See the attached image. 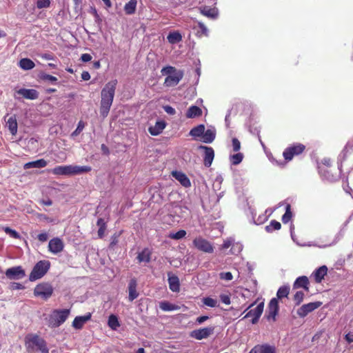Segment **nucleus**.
<instances>
[{
	"mask_svg": "<svg viewBox=\"0 0 353 353\" xmlns=\"http://www.w3.org/2000/svg\"><path fill=\"white\" fill-rule=\"evenodd\" d=\"M322 305V302L316 301L304 304L301 306L296 311L297 314L301 318L305 317L309 313L314 311Z\"/></svg>",
	"mask_w": 353,
	"mask_h": 353,
	"instance_id": "nucleus-10",
	"label": "nucleus"
},
{
	"mask_svg": "<svg viewBox=\"0 0 353 353\" xmlns=\"http://www.w3.org/2000/svg\"><path fill=\"white\" fill-rule=\"evenodd\" d=\"M38 218L41 220H44V221H46L48 222H52V219L48 217L47 215L46 214H38Z\"/></svg>",
	"mask_w": 353,
	"mask_h": 353,
	"instance_id": "nucleus-60",
	"label": "nucleus"
},
{
	"mask_svg": "<svg viewBox=\"0 0 353 353\" xmlns=\"http://www.w3.org/2000/svg\"><path fill=\"white\" fill-rule=\"evenodd\" d=\"M3 230L8 234H9L12 238L15 239H19L21 238L20 234L14 230L9 227H2Z\"/></svg>",
	"mask_w": 353,
	"mask_h": 353,
	"instance_id": "nucleus-42",
	"label": "nucleus"
},
{
	"mask_svg": "<svg viewBox=\"0 0 353 353\" xmlns=\"http://www.w3.org/2000/svg\"><path fill=\"white\" fill-rule=\"evenodd\" d=\"M97 225L99 226L98 236L100 239H102L104 236L106 230V222L103 219L99 218L97 220Z\"/></svg>",
	"mask_w": 353,
	"mask_h": 353,
	"instance_id": "nucleus-33",
	"label": "nucleus"
},
{
	"mask_svg": "<svg viewBox=\"0 0 353 353\" xmlns=\"http://www.w3.org/2000/svg\"><path fill=\"white\" fill-rule=\"evenodd\" d=\"M345 339L347 341L348 343H351L353 342V334L351 333H347L345 336Z\"/></svg>",
	"mask_w": 353,
	"mask_h": 353,
	"instance_id": "nucleus-63",
	"label": "nucleus"
},
{
	"mask_svg": "<svg viewBox=\"0 0 353 353\" xmlns=\"http://www.w3.org/2000/svg\"><path fill=\"white\" fill-rule=\"evenodd\" d=\"M279 302L276 298H273L270 300L268 307V319H272L275 321V317L279 312Z\"/></svg>",
	"mask_w": 353,
	"mask_h": 353,
	"instance_id": "nucleus-16",
	"label": "nucleus"
},
{
	"mask_svg": "<svg viewBox=\"0 0 353 353\" xmlns=\"http://www.w3.org/2000/svg\"><path fill=\"white\" fill-rule=\"evenodd\" d=\"M203 303L204 305L210 307H215L219 306L218 301L216 299H212L211 297H205L203 299Z\"/></svg>",
	"mask_w": 353,
	"mask_h": 353,
	"instance_id": "nucleus-43",
	"label": "nucleus"
},
{
	"mask_svg": "<svg viewBox=\"0 0 353 353\" xmlns=\"http://www.w3.org/2000/svg\"><path fill=\"white\" fill-rule=\"evenodd\" d=\"M64 244L62 240L59 238L52 239L48 243V250L53 254H58L63 251Z\"/></svg>",
	"mask_w": 353,
	"mask_h": 353,
	"instance_id": "nucleus-15",
	"label": "nucleus"
},
{
	"mask_svg": "<svg viewBox=\"0 0 353 353\" xmlns=\"http://www.w3.org/2000/svg\"><path fill=\"white\" fill-rule=\"evenodd\" d=\"M159 307L163 311H172L176 310L179 307L176 305L172 304L168 301H161L159 303Z\"/></svg>",
	"mask_w": 353,
	"mask_h": 353,
	"instance_id": "nucleus-38",
	"label": "nucleus"
},
{
	"mask_svg": "<svg viewBox=\"0 0 353 353\" xmlns=\"http://www.w3.org/2000/svg\"><path fill=\"white\" fill-rule=\"evenodd\" d=\"M168 42L171 44H175L182 41V36L178 31L171 32L167 37Z\"/></svg>",
	"mask_w": 353,
	"mask_h": 353,
	"instance_id": "nucleus-29",
	"label": "nucleus"
},
{
	"mask_svg": "<svg viewBox=\"0 0 353 353\" xmlns=\"http://www.w3.org/2000/svg\"><path fill=\"white\" fill-rule=\"evenodd\" d=\"M172 175L185 188H188L191 186V182L188 177L182 172L180 171H173L172 172Z\"/></svg>",
	"mask_w": 353,
	"mask_h": 353,
	"instance_id": "nucleus-19",
	"label": "nucleus"
},
{
	"mask_svg": "<svg viewBox=\"0 0 353 353\" xmlns=\"http://www.w3.org/2000/svg\"><path fill=\"white\" fill-rule=\"evenodd\" d=\"M233 150L238 152L241 148V143L237 138H233L232 140Z\"/></svg>",
	"mask_w": 353,
	"mask_h": 353,
	"instance_id": "nucleus-53",
	"label": "nucleus"
},
{
	"mask_svg": "<svg viewBox=\"0 0 353 353\" xmlns=\"http://www.w3.org/2000/svg\"><path fill=\"white\" fill-rule=\"evenodd\" d=\"M161 72L163 75H168L164 81L165 87L176 85L184 75L183 70H177L174 67L170 65L163 68Z\"/></svg>",
	"mask_w": 353,
	"mask_h": 353,
	"instance_id": "nucleus-4",
	"label": "nucleus"
},
{
	"mask_svg": "<svg viewBox=\"0 0 353 353\" xmlns=\"http://www.w3.org/2000/svg\"><path fill=\"white\" fill-rule=\"evenodd\" d=\"M25 345L28 352L37 350L41 353H50L46 341L37 334H28L25 338Z\"/></svg>",
	"mask_w": 353,
	"mask_h": 353,
	"instance_id": "nucleus-2",
	"label": "nucleus"
},
{
	"mask_svg": "<svg viewBox=\"0 0 353 353\" xmlns=\"http://www.w3.org/2000/svg\"><path fill=\"white\" fill-rule=\"evenodd\" d=\"M108 325L112 330H116L120 326L117 316L114 314L110 315Z\"/></svg>",
	"mask_w": 353,
	"mask_h": 353,
	"instance_id": "nucleus-37",
	"label": "nucleus"
},
{
	"mask_svg": "<svg viewBox=\"0 0 353 353\" xmlns=\"http://www.w3.org/2000/svg\"><path fill=\"white\" fill-rule=\"evenodd\" d=\"M198 150H203V164L205 167L209 168L213 161L214 158V151L212 147H208L205 145H199Z\"/></svg>",
	"mask_w": 353,
	"mask_h": 353,
	"instance_id": "nucleus-13",
	"label": "nucleus"
},
{
	"mask_svg": "<svg viewBox=\"0 0 353 353\" xmlns=\"http://www.w3.org/2000/svg\"><path fill=\"white\" fill-rule=\"evenodd\" d=\"M24 287L22 284L19 283H16V282H13V283H11L10 284V289L11 290H21V289H23Z\"/></svg>",
	"mask_w": 353,
	"mask_h": 353,
	"instance_id": "nucleus-58",
	"label": "nucleus"
},
{
	"mask_svg": "<svg viewBox=\"0 0 353 353\" xmlns=\"http://www.w3.org/2000/svg\"><path fill=\"white\" fill-rule=\"evenodd\" d=\"M290 286L283 285L279 288L276 292L277 300L282 299L283 298H287L290 294Z\"/></svg>",
	"mask_w": 353,
	"mask_h": 353,
	"instance_id": "nucleus-34",
	"label": "nucleus"
},
{
	"mask_svg": "<svg viewBox=\"0 0 353 353\" xmlns=\"http://www.w3.org/2000/svg\"><path fill=\"white\" fill-rule=\"evenodd\" d=\"M121 234V232H115L113 234V235L111 236L110 239V243L109 245V248L111 250H114V247L117 245L119 242V238Z\"/></svg>",
	"mask_w": 353,
	"mask_h": 353,
	"instance_id": "nucleus-41",
	"label": "nucleus"
},
{
	"mask_svg": "<svg viewBox=\"0 0 353 353\" xmlns=\"http://www.w3.org/2000/svg\"><path fill=\"white\" fill-rule=\"evenodd\" d=\"M243 250V245L238 242L233 241V244L231 246L230 253L232 254H238Z\"/></svg>",
	"mask_w": 353,
	"mask_h": 353,
	"instance_id": "nucleus-44",
	"label": "nucleus"
},
{
	"mask_svg": "<svg viewBox=\"0 0 353 353\" xmlns=\"http://www.w3.org/2000/svg\"><path fill=\"white\" fill-rule=\"evenodd\" d=\"M69 309L54 310L49 316L48 326L50 327H57L63 324L70 315Z\"/></svg>",
	"mask_w": 353,
	"mask_h": 353,
	"instance_id": "nucleus-5",
	"label": "nucleus"
},
{
	"mask_svg": "<svg viewBox=\"0 0 353 353\" xmlns=\"http://www.w3.org/2000/svg\"><path fill=\"white\" fill-rule=\"evenodd\" d=\"M292 216V213L290 210V205H288L286 206L285 212L282 216L283 223H288L291 220Z\"/></svg>",
	"mask_w": 353,
	"mask_h": 353,
	"instance_id": "nucleus-45",
	"label": "nucleus"
},
{
	"mask_svg": "<svg viewBox=\"0 0 353 353\" xmlns=\"http://www.w3.org/2000/svg\"><path fill=\"white\" fill-rule=\"evenodd\" d=\"M327 273V266L322 265L314 271L311 275V278H313L316 283H319L324 279V277Z\"/></svg>",
	"mask_w": 353,
	"mask_h": 353,
	"instance_id": "nucleus-18",
	"label": "nucleus"
},
{
	"mask_svg": "<svg viewBox=\"0 0 353 353\" xmlns=\"http://www.w3.org/2000/svg\"><path fill=\"white\" fill-rule=\"evenodd\" d=\"M50 5V0H37V7L39 9L46 8H48Z\"/></svg>",
	"mask_w": 353,
	"mask_h": 353,
	"instance_id": "nucleus-50",
	"label": "nucleus"
},
{
	"mask_svg": "<svg viewBox=\"0 0 353 353\" xmlns=\"http://www.w3.org/2000/svg\"><path fill=\"white\" fill-rule=\"evenodd\" d=\"M234 239L232 238H228L224 241L222 245V249H228L232 246L233 244Z\"/></svg>",
	"mask_w": 353,
	"mask_h": 353,
	"instance_id": "nucleus-55",
	"label": "nucleus"
},
{
	"mask_svg": "<svg viewBox=\"0 0 353 353\" xmlns=\"http://www.w3.org/2000/svg\"><path fill=\"white\" fill-rule=\"evenodd\" d=\"M25 271L21 266L8 268L6 272V276L10 279H20L25 276Z\"/></svg>",
	"mask_w": 353,
	"mask_h": 353,
	"instance_id": "nucleus-14",
	"label": "nucleus"
},
{
	"mask_svg": "<svg viewBox=\"0 0 353 353\" xmlns=\"http://www.w3.org/2000/svg\"><path fill=\"white\" fill-rule=\"evenodd\" d=\"M92 57L90 54L85 53V54H82L81 56V60L83 62L90 61L92 60Z\"/></svg>",
	"mask_w": 353,
	"mask_h": 353,
	"instance_id": "nucleus-59",
	"label": "nucleus"
},
{
	"mask_svg": "<svg viewBox=\"0 0 353 353\" xmlns=\"http://www.w3.org/2000/svg\"><path fill=\"white\" fill-rule=\"evenodd\" d=\"M185 235H186L185 230H180L178 232H176V233L170 234L169 235V237L172 239L179 240V239L183 238Z\"/></svg>",
	"mask_w": 353,
	"mask_h": 353,
	"instance_id": "nucleus-48",
	"label": "nucleus"
},
{
	"mask_svg": "<svg viewBox=\"0 0 353 353\" xmlns=\"http://www.w3.org/2000/svg\"><path fill=\"white\" fill-rule=\"evenodd\" d=\"M19 66L23 70H30L35 66V64L31 59L23 58L19 61Z\"/></svg>",
	"mask_w": 353,
	"mask_h": 353,
	"instance_id": "nucleus-36",
	"label": "nucleus"
},
{
	"mask_svg": "<svg viewBox=\"0 0 353 353\" xmlns=\"http://www.w3.org/2000/svg\"><path fill=\"white\" fill-rule=\"evenodd\" d=\"M81 79L84 81H88L90 79V74L87 71H83L81 73Z\"/></svg>",
	"mask_w": 353,
	"mask_h": 353,
	"instance_id": "nucleus-62",
	"label": "nucleus"
},
{
	"mask_svg": "<svg viewBox=\"0 0 353 353\" xmlns=\"http://www.w3.org/2000/svg\"><path fill=\"white\" fill-rule=\"evenodd\" d=\"M169 288L171 291L178 292L180 290V283L178 276L175 275L168 277Z\"/></svg>",
	"mask_w": 353,
	"mask_h": 353,
	"instance_id": "nucleus-28",
	"label": "nucleus"
},
{
	"mask_svg": "<svg viewBox=\"0 0 353 353\" xmlns=\"http://www.w3.org/2000/svg\"><path fill=\"white\" fill-rule=\"evenodd\" d=\"M205 125L203 124H200L192 129L189 132V134L194 138L203 137V134L204 133Z\"/></svg>",
	"mask_w": 353,
	"mask_h": 353,
	"instance_id": "nucleus-31",
	"label": "nucleus"
},
{
	"mask_svg": "<svg viewBox=\"0 0 353 353\" xmlns=\"http://www.w3.org/2000/svg\"><path fill=\"white\" fill-rule=\"evenodd\" d=\"M53 293V288L51 285L47 283L38 284L34 290L35 296L41 297L44 300L49 299Z\"/></svg>",
	"mask_w": 353,
	"mask_h": 353,
	"instance_id": "nucleus-8",
	"label": "nucleus"
},
{
	"mask_svg": "<svg viewBox=\"0 0 353 353\" xmlns=\"http://www.w3.org/2000/svg\"><path fill=\"white\" fill-rule=\"evenodd\" d=\"M92 316L91 313L88 312L84 316H78L74 318L72 321V327L77 330H81L83 328L84 324L90 320Z\"/></svg>",
	"mask_w": 353,
	"mask_h": 353,
	"instance_id": "nucleus-17",
	"label": "nucleus"
},
{
	"mask_svg": "<svg viewBox=\"0 0 353 353\" xmlns=\"http://www.w3.org/2000/svg\"><path fill=\"white\" fill-rule=\"evenodd\" d=\"M85 123L83 121H79L76 130L71 134L72 137H76L79 135L84 129Z\"/></svg>",
	"mask_w": 353,
	"mask_h": 353,
	"instance_id": "nucleus-49",
	"label": "nucleus"
},
{
	"mask_svg": "<svg viewBox=\"0 0 353 353\" xmlns=\"http://www.w3.org/2000/svg\"><path fill=\"white\" fill-rule=\"evenodd\" d=\"M48 165V162L43 159H40L37 161H30L24 164L23 168L25 170L30 169V168H45Z\"/></svg>",
	"mask_w": 353,
	"mask_h": 353,
	"instance_id": "nucleus-25",
	"label": "nucleus"
},
{
	"mask_svg": "<svg viewBox=\"0 0 353 353\" xmlns=\"http://www.w3.org/2000/svg\"><path fill=\"white\" fill-rule=\"evenodd\" d=\"M137 280L135 279H132L130 281L128 285V291H129V296L128 299L130 301H134L139 296V293L137 292Z\"/></svg>",
	"mask_w": 353,
	"mask_h": 353,
	"instance_id": "nucleus-24",
	"label": "nucleus"
},
{
	"mask_svg": "<svg viewBox=\"0 0 353 353\" xmlns=\"http://www.w3.org/2000/svg\"><path fill=\"white\" fill-rule=\"evenodd\" d=\"M117 85V80L113 79L108 82L101 90L99 112L103 118L107 117L109 114L113 103Z\"/></svg>",
	"mask_w": 353,
	"mask_h": 353,
	"instance_id": "nucleus-1",
	"label": "nucleus"
},
{
	"mask_svg": "<svg viewBox=\"0 0 353 353\" xmlns=\"http://www.w3.org/2000/svg\"><path fill=\"white\" fill-rule=\"evenodd\" d=\"M137 0H130L124 6V11L127 14H132L136 11Z\"/></svg>",
	"mask_w": 353,
	"mask_h": 353,
	"instance_id": "nucleus-32",
	"label": "nucleus"
},
{
	"mask_svg": "<svg viewBox=\"0 0 353 353\" xmlns=\"http://www.w3.org/2000/svg\"><path fill=\"white\" fill-rule=\"evenodd\" d=\"M264 308V302H261L254 309H251L244 316V319L251 317L252 324H256L261 317Z\"/></svg>",
	"mask_w": 353,
	"mask_h": 353,
	"instance_id": "nucleus-11",
	"label": "nucleus"
},
{
	"mask_svg": "<svg viewBox=\"0 0 353 353\" xmlns=\"http://www.w3.org/2000/svg\"><path fill=\"white\" fill-rule=\"evenodd\" d=\"M48 236L46 232H42L38 234L37 239L41 242H45L48 240Z\"/></svg>",
	"mask_w": 353,
	"mask_h": 353,
	"instance_id": "nucleus-57",
	"label": "nucleus"
},
{
	"mask_svg": "<svg viewBox=\"0 0 353 353\" xmlns=\"http://www.w3.org/2000/svg\"><path fill=\"white\" fill-rule=\"evenodd\" d=\"M309 280L306 276L298 277L293 283V289L303 288L305 292H309Z\"/></svg>",
	"mask_w": 353,
	"mask_h": 353,
	"instance_id": "nucleus-20",
	"label": "nucleus"
},
{
	"mask_svg": "<svg viewBox=\"0 0 353 353\" xmlns=\"http://www.w3.org/2000/svg\"><path fill=\"white\" fill-rule=\"evenodd\" d=\"M305 293L302 291H297L294 295L293 300L296 305H299L303 301Z\"/></svg>",
	"mask_w": 353,
	"mask_h": 353,
	"instance_id": "nucleus-46",
	"label": "nucleus"
},
{
	"mask_svg": "<svg viewBox=\"0 0 353 353\" xmlns=\"http://www.w3.org/2000/svg\"><path fill=\"white\" fill-rule=\"evenodd\" d=\"M258 353H276V347L268 344L258 345Z\"/></svg>",
	"mask_w": 353,
	"mask_h": 353,
	"instance_id": "nucleus-35",
	"label": "nucleus"
},
{
	"mask_svg": "<svg viewBox=\"0 0 353 353\" xmlns=\"http://www.w3.org/2000/svg\"><path fill=\"white\" fill-rule=\"evenodd\" d=\"M91 170V167L86 165H58L52 170V173L55 175L72 176L89 172Z\"/></svg>",
	"mask_w": 353,
	"mask_h": 353,
	"instance_id": "nucleus-3",
	"label": "nucleus"
},
{
	"mask_svg": "<svg viewBox=\"0 0 353 353\" xmlns=\"http://www.w3.org/2000/svg\"><path fill=\"white\" fill-rule=\"evenodd\" d=\"M208 319L209 317L208 316H201L196 319V322L198 323L199 324H201Z\"/></svg>",
	"mask_w": 353,
	"mask_h": 353,
	"instance_id": "nucleus-61",
	"label": "nucleus"
},
{
	"mask_svg": "<svg viewBox=\"0 0 353 353\" xmlns=\"http://www.w3.org/2000/svg\"><path fill=\"white\" fill-rule=\"evenodd\" d=\"M17 93L27 99L34 100L39 97V92L34 89L21 88L17 91Z\"/></svg>",
	"mask_w": 353,
	"mask_h": 353,
	"instance_id": "nucleus-21",
	"label": "nucleus"
},
{
	"mask_svg": "<svg viewBox=\"0 0 353 353\" xmlns=\"http://www.w3.org/2000/svg\"><path fill=\"white\" fill-rule=\"evenodd\" d=\"M281 228V223L276 221L272 220L270 225L265 226V230L268 232H272L273 230H279Z\"/></svg>",
	"mask_w": 353,
	"mask_h": 353,
	"instance_id": "nucleus-39",
	"label": "nucleus"
},
{
	"mask_svg": "<svg viewBox=\"0 0 353 353\" xmlns=\"http://www.w3.org/2000/svg\"><path fill=\"white\" fill-rule=\"evenodd\" d=\"M151 256H152L151 250L149 248H145L141 252L138 253L137 259L139 263H143V262L148 263L150 262Z\"/></svg>",
	"mask_w": 353,
	"mask_h": 353,
	"instance_id": "nucleus-22",
	"label": "nucleus"
},
{
	"mask_svg": "<svg viewBox=\"0 0 353 353\" xmlns=\"http://www.w3.org/2000/svg\"><path fill=\"white\" fill-rule=\"evenodd\" d=\"M194 246L199 250L205 253H212L214 252V247L212 243L208 240L201 236L195 238L193 240Z\"/></svg>",
	"mask_w": 353,
	"mask_h": 353,
	"instance_id": "nucleus-9",
	"label": "nucleus"
},
{
	"mask_svg": "<svg viewBox=\"0 0 353 353\" xmlns=\"http://www.w3.org/2000/svg\"><path fill=\"white\" fill-rule=\"evenodd\" d=\"M163 109L166 113L170 115H174L176 113V110L170 105H165Z\"/></svg>",
	"mask_w": 353,
	"mask_h": 353,
	"instance_id": "nucleus-56",
	"label": "nucleus"
},
{
	"mask_svg": "<svg viewBox=\"0 0 353 353\" xmlns=\"http://www.w3.org/2000/svg\"><path fill=\"white\" fill-rule=\"evenodd\" d=\"M41 79L44 81H49L54 84L57 83V78L56 77H54L48 74H44L41 75Z\"/></svg>",
	"mask_w": 353,
	"mask_h": 353,
	"instance_id": "nucleus-51",
	"label": "nucleus"
},
{
	"mask_svg": "<svg viewBox=\"0 0 353 353\" xmlns=\"http://www.w3.org/2000/svg\"><path fill=\"white\" fill-rule=\"evenodd\" d=\"M220 299L222 303H225V305H230L231 303L230 296L228 294H221Z\"/></svg>",
	"mask_w": 353,
	"mask_h": 353,
	"instance_id": "nucleus-54",
	"label": "nucleus"
},
{
	"mask_svg": "<svg viewBox=\"0 0 353 353\" xmlns=\"http://www.w3.org/2000/svg\"><path fill=\"white\" fill-rule=\"evenodd\" d=\"M50 268V262L49 261H39L34 266L30 274L29 279L31 281H34L42 278L49 270Z\"/></svg>",
	"mask_w": 353,
	"mask_h": 353,
	"instance_id": "nucleus-6",
	"label": "nucleus"
},
{
	"mask_svg": "<svg viewBox=\"0 0 353 353\" xmlns=\"http://www.w3.org/2000/svg\"><path fill=\"white\" fill-rule=\"evenodd\" d=\"M243 158V155L242 153H236L235 154H233L230 157V160L233 165H238L239 164Z\"/></svg>",
	"mask_w": 353,
	"mask_h": 353,
	"instance_id": "nucleus-47",
	"label": "nucleus"
},
{
	"mask_svg": "<svg viewBox=\"0 0 353 353\" xmlns=\"http://www.w3.org/2000/svg\"><path fill=\"white\" fill-rule=\"evenodd\" d=\"M40 203L44 205L50 206L52 205V201L51 199H48L47 200H41Z\"/></svg>",
	"mask_w": 353,
	"mask_h": 353,
	"instance_id": "nucleus-64",
	"label": "nucleus"
},
{
	"mask_svg": "<svg viewBox=\"0 0 353 353\" xmlns=\"http://www.w3.org/2000/svg\"><path fill=\"white\" fill-rule=\"evenodd\" d=\"M215 132L211 129L204 130V133L202 137V141L206 143H212L215 139Z\"/></svg>",
	"mask_w": 353,
	"mask_h": 353,
	"instance_id": "nucleus-30",
	"label": "nucleus"
},
{
	"mask_svg": "<svg viewBox=\"0 0 353 353\" xmlns=\"http://www.w3.org/2000/svg\"><path fill=\"white\" fill-rule=\"evenodd\" d=\"M201 115L202 110L196 105L190 106L185 113V117L188 119L199 117Z\"/></svg>",
	"mask_w": 353,
	"mask_h": 353,
	"instance_id": "nucleus-27",
	"label": "nucleus"
},
{
	"mask_svg": "<svg viewBox=\"0 0 353 353\" xmlns=\"http://www.w3.org/2000/svg\"><path fill=\"white\" fill-rule=\"evenodd\" d=\"M219 276L221 279L225 281H231L233 279V276L230 272H221Z\"/></svg>",
	"mask_w": 353,
	"mask_h": 353,
	"instance_id": "nucleus-52",
	"label": "nucleus"
},
{
	"mask_svg": "<svg viewBox=\"0 0 353 353\" xmlns=\"http://www.w3.org/2000/svg\"><path fill=\"white\" fill-rule=\"evenodd\" d=\"M305 145L300 143H294L284 150L283 156L286 161H290L295 156L301 154L305 151Z\"/></svg>",
	"mask_w": 353,
	"mask_h": 353,
	"instance_id": "nucleus-7",
	"label": "nucleus"
},
{
	"mask_svg": "<svg viewBox=\"0 0 353 353\" xmlns=\"http://www.w3.org/2000/svg\"><path fill=\"white\" fill-rule=\"evenodd\" d=\"M165 125L166 123L164 121H159L156 122L154 126H150L148 131L152 135L157 136L162 132Z\"/></svg>",
	"mask_w": 353,
	"mask_h": 353,
	"instance_id": "nucleus-23",
	"label": "nucleus"
},
{
	"mask_svg": "<svg viewBox=\"0 0 353 353\" xmlns=\"http://www.w3.org/2000/svg\"><path fill=\"white\" fill-rule=\"evenodd\" d=\"M6 125L12 135H16L18 128L16 115H12L8 118Z\"/></svg>",
	"mask_w": 353,
	"mask_h": 353,
	"instance_id": "nucleus-26",
	"label": "nucleus"
},
{
	"mask_svg": "<svg viewBox=\"0 0 353 353\" xmlns=\"http://www.w3.org/2000/svg\"><path fill=\"white\" fill-rule=\"evenodd\" d=\"M214 327L210 326L198 330H194L191 332V336L197 340H202L208 338L214 333Z\"/></svg>",
	"mask_w": 353,
	"mask_h": 353,
	"instance_id": "nucleus-12",
	"label": "nucleus"
},
{
	"mask_svg": "<svg viewBox=\"0 0 353 353\" xmlns=\"http://www.w3.org/2000/svg\"><path fill=\"white\" fill-rule=\"evenodd\" d=\"M197 28L196 36L201 37L208 35V29L203 23L199 22Z\"/></svg>",
	"mask_w": 353,
	"mask_h": 353,
	"instance_id": "nucleus-40",
	"label": "nucleus"
}]
</instances>
